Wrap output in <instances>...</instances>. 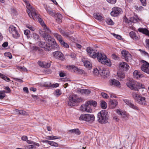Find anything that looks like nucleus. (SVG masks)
Returning a JSON list of instances; mask_svg holds the SVG:
<instances>
[{"label":"nucleus","mask_w":149,"mask_h":149,"mask_svg":"<svg viewBox=\"0 0 149 149\" xmlns=\"http://www.w3.org/2000/svg\"><path fill=\"white\" fill-rule=\"evenodd\" d=\"M117 76L119 78L123 79L125 77V74L124 73L119 71L118 72Z\"/></svg>","instance_id":"nucleus-41"},{"label":"nucleus","mask_w":149,"mask_h":149,"mask_svg":"<svg viewBox=\"0 0 149 149\" xmlns=\"http://www.w3.org/2000/svg\"><path fill=\"white\" fill-rule=\"evenodd\" d=\"M86 51L89 56L93 58H96V54L97 53L95 50L93 49L91 47H88L87 48Z\"/></svg>","instance_id":"nucleus-15"},{"label":"nucleus","mask_w":149,"mask_h":149,"mask_svg":"<svg viewBox=\"0 0 149 149\" xmlns=\"http://www.w3.org/2000/svg\"><path fill=\"white\" fill-rule=\"evenodd\" d=\"M8 30L14 38H17L19 37V34L17 31L16 28L13 25H11L10 26Z\"/></svg>","instance_id":"nucleus-8"},{"label":"nucleus","mask_w":149,"mask_h":149,"mask_svg":"<svg viewBox=\"0 0 149 149\" xmlns=\"http://www.w3.org/2000/svg\"><path fill=\"white\" fill-rule=\"evenodd\" d=\"M54 37L56 38L58 40L60 43L61 42V41H62L63 40L62 39V37L61 35L59 34L56 33H54L53 34Z\"/></svg>","instance_id":"nucleus-31"},{"label":"nucleus","mask_w":149,"mask_h":149,"mask_svg":"<svg viewBox=\"0 0 149 149\" xmlns=\"http://www.w3.org/2000/svg\"><path fill=\"white\" fill-rule=\"evenodd\" d=\"M134 8L136 10L139 11L141 10L143 8V7L142 6H140L139 7H138L137 6H135Z\"/></svg>","instance_id":"nucleus-58"},{"label":"nucleus","mask_w":149,"mask_h":149,"mask_svg":"<svg viewBox=\"0 0 149 149\" xmlns=\"http://www.w3.org/2000/svg\"><path fill=\"white\" fill-rule=\"evenodd\" d=\"M84 94L86 95L89 94L90 93L91 91L88 89H85Z\"/></svg>","instance_id":"nucleus-64"},{"label":"nucleus","mask_w":149,"mask_h":149,"mask_svg":"<svg viewBox=\"0 0 149 149\" xmlns=\"http://www.w3.org/2000/svg\"><path fill=\"white\" fill-rule=\"evenodd\" d=\"M138 31L143 34H145L149 37V31L146 28H139Z\"/></svg>","instance_id":"nucleus-27"},{"label":"nucleus","mask_w":149,"mask_h":149,"mask_svg":"<svg viewBox=\"0 0 149 149\" xmlns=\"http://www.w3.org/2000/svg\"><path fill=\"white\" fill-rule=\"evenodd\" d=\"M136 102L139 104L143 105H145L146 104L145 97L141 96Z\"/></svg>","instance_id":"nucleus-23"},{"label":"nucleus","mask_w":149,"mask_h":149,"mask_svg":"<svg viewBox=\"0 0 149 149\" xmlns=\"http://www.w3.org/2000/svg\"><path fill=\"white\" fill-rule=\"evenodd\" d=\"M30 33V31L28 29H26L24 31V34L28 38H29L30 36H29Z\"/></svg>","instance_id":"nucleus-46"},{"label":"nucleus","mask_w":149,"mask_h":149,"mask_svg":"<svg viewBox=\"0 0 149 149\" xmlns=\"http://www.w3.org/2000/svg\"><path fill=\"white\" fill-rule=\"evenodd\" d=\"M69 101L68 102L69 105L71 106H74L75 103L81 102L82 99L81 97H79L75 95H71L69 97Z\"/></svg>","instance_id":"nucleus-4"},{"label":"nucleus","mask_w":149,"mask_h":149,"mask_svg":"<svg viewBox=\"0 0 149 149\" xmlns=\"http://www.w3.org/2000/svg\"><path fill=\"white\" fill-rule=\"evenodd\" d=\"M143 6H145L146 5V0H139Z\"/></svg>","instance_id":"nucleus-61"},{"label":"nucleus","mask_w":149,"mask_h":149,"mask_svg":"<svg viewBox=\"0 0 149 149\" xmlns=\"http://www.w3.org/2000/svg\"><path fill=\"white\" fill-rule=\"evenodd\" d=\"M133 74L134 77L136 79L142 77H143V74L138 70H135L133 72Z\"/></svg>","instance_id":"nucleus-24"},{"label":"nucleus","mask_w":149,"mask_h":149,"mask_svg":"<svg viewBox=\"0 0 149 149\" xmlns=\"http://www.w3.org/2000/svg\"><path fill=\"white\" fill-rule=\"evenodd\" d=\"M80 108L82 111H86L87 112L91 113L92 111L91 106L88 104L87 102L85 103V105H81Z\"/></svg>","instance_id":"nucleus-14"},{"label":"nucleus","mask_w":149,"mask_h":149,"mask_svg":"<svg viewBox=\"0 0 149 149\" xmlns=\"http://www.w3.org/2000/svg\"><path fill=\"white\" fill-rule=\"evenodd\" d=\"M99 72L101 76L104 78L107 77L109 74V71L107 68H102L99 70Z\"/></svg>","instance_id":"nucleus-9"},{"label":"nucleus","mask_w":149,"mask_h":149,"mask_svg":"<svg viewBox=\"0 0 149 149\" xmlns=\"http://www.w3.org/2000/svg\"><path fill=\"white\" fill-rule=\"evenodd\" d=\"M51 64L50 63H47L45 62V64H44V67H43V68H49Z\"/></svg>","instance_id":"nucleus-55"},{"label":"nucleus","mask_w":149,"mask_h":149,"mask_svg":"<svg viewBox=\"0 0 149 149\" xmlns=\"http://www.w3.org/2000/svg\"><path fill=\"white\" fill-rule=\"evenodd\" d=\"M5 91H0V99H3L6 96L5 94Z\"/></svg>","instance_id":"nucleus-42"},{"label":"nucleus","mask_w":149,"mask_h":149,"mask_svg":"<svg viewBox=\"0 0 149 149\" xmlns=\"http://www.w3.org/2000/svg\"><path fill=\"white\" fill-rule=\"evenodd\" d=\"M60 43L63 47L65 48H68L69 47L68 44L65 42L63 40L62 41H61V42H60Z\"/></svg>","instance_id":"nucleus-40"},{"label":"nucleus","mask_w":149,"mask_h":149,"mask_svg":"<svg viewBox=\"0 0 149 149\" xmlns=\"http://www.w3.org/2000/svg\"><path fill=\"white\" fill-rule=\"evenodd\" d=\"M132 97L134 99L135 102L141 96L138 91V89L137 90H135V91L132 92Z\"/></svg>","instance_id":"nucleus-18"},{"label":"nucleus","mask_w":149,"mask_h":149,"mask_svg":"<svg viewBox=\"0 0 149 149\" xmlns=\"http://www.w3.org/2000/svg\"><path fill=\"white\" fill-rule=\"evenodd\" d=\"M4 89L6 90V91H5V93H9L11 92V90L10 88L8 86L5 87Z\"/></svg>","instance_id":"nucleus-59"},{"label":"nucleus","mask_w":149,"mask_h":149,"mask_svg":"<svg viewBox=\"0 0 149 149\" xmlns=\"http://www.w3.org/2000/svg\"><path fill=\"white\" fill-rule=\"evenodd\" d=\"M17 68L18 69H20L21 71H27V69L24 67V66L23 67H21V66H17Z\"/></svg>","instance_id":"nucleus-50"},{"label":"nucleus","mask_w":149,"mask_h":149,"mask_svg":"<svg viewBox=\"0 0 149 149\" xmlns=\"http://www.w3.org/2000/svg\"><path fill=\"white\" fill-rule=\"evenodd\" d=\"M96 56V58H97L99 62H100L101 63H105L104 61L106 60L107 57L104 54L98 52L97 53Z\"/></svg>","instance_id":"nucleus-10"},{"label":"nucleus","mask_w":149,"mask_h":149,"mask_svg":"<svg viewBox=\"0 0 149 149\" xmlns=\"http://www.w3.org/2000/svg\"><path fill=\"white\" fill-rule=\"evenodd\" d=\"M52 84L51 83L49 82H46L45 83V84H44V86L47 87H52Z\"/></svg>","instance_id":"nucleus-52"},{"label":"nucleus","mask_w":149,"mask_h":149,"mask_svg":"<svg viewBox=\"0 0 149 149\" xmlns=\"http://www.w3.org/2000/svg\"><path fill=\"white\" fill-rule=\"evenodd\" d=\"M41 36L47 42L46 43L41 41H39L38 45L40 47L44 48L45 50L49 51L51 49V47L54 46H57L55 39L49 35L44 33Z\"/></svg>","instance_id":"nucleus-1"},{"label":"nucleus","mask_w":149,"mask_h":149,"mask_svg":"<svg viewBox=\"0 0 149 149\" xmlns=\"http://www.w3.org/2000/svg\"><path fill=\"white\" fill-rule=\"evenodd\" d=\"M26 4V7L27 8V12L28 14L29 15H30L31 17H32V15L30 13H31L32 14L34 15V17H36V14H35V9L33 8L32 6L30 5L29 3V1L27 0H22Z\"/></svg>","instance_id":"nucleus-6"},{"label":"nucleus","mask_w":149,"mask_h":149,"mask_svg":"<svg viewBox=\"0 0 149 149\" xmlns=\"http://www.w3.org/2000/svg\"><path fill=\"white\" fill-rule=\"evenodd\" d=\"M121 54L123 58L125 59V60L127 61H128L131 58L132 56L131 54L127 51L122 50L121 51Z\"/></svg>","instance_id":"nucleus-13"},{"label":"nucleus","mask_w":149,"mask_h":149,"mask_svg":"<svg viewBox=\"0 0 149 149\" xmlns=\"http://www.w3.org/2000/svg\"><path fill=\"white\" fill-rule=\"evenodd\" d=\"M54 57L56 58L62 59L63 58V54L60 51H57L53 53Z\"/></svg>","instance_id":"nucleus-22"},{"label":"nucleus","mask_w":149,"mask_h":149,"mask_svg":"<svg viewBox=\"0 0 149 149\" xmlns=\"http://www.w3.org/2000/svg\"><path fill=\"white\" fill-rule=\"evenodd\" d=\"M87 102L88 104H90L91 106L92 105L94 107H95L97 105L96 102L93 100L89 101Z\"/></svg>","instance_id":"nucleus-37"},{"label":"nucleus","mask_w":149,"mask_h":149,"mask_svg":"<svg viewBox=\"0 0 149 149\" xmlns=\"http://www.w3.org/2000/svg\"><path fill=\"white\" fill-rule=\"evenodd\" d=\"M39 146L40 145L38 143L34 142H32L31 143V145L26 146L25 149H35L36 148V146L39 147Z\"/></svg>","instance_id":"nucleus-21"},{"label":"nucleus","mask_w":149,"mask_h":149,"mask_svg":"<svg viewBox=\"0 0 149 149\" xmlns=\"http://www.w3.org/2000/svg\"><path fill=\"white\" fill-rule=\"evenodd\" d=\"M38 65L40 66V67L43 68V67H44V64L45 63V61H39L38 63Z\"/></svg>","instance_id":"nucleus-53"},{"label":"nucleus","mask_w":149,"mask_h":149,"mask_svg":"<svg viewBox=\"0 0 149 149\" xmlns=\"http://www.w3.org/2000/svg\"><path fill=\"white\" fill-rule=\"evenodd\" d=\"M109 117L108 112L106 110H102L97 114L98 120L102 124L107 123Z\"/></svg>","instance_id":"nucleus-3"},{"label":"nucleus","mask_w":149,"mask_h":149,"mask_svg":"<svg viewBox=\"0 0 149 149\" xmlns=\"http://www.w3.org/2000/svg\"><path fill=\"white\" fill-rule=\"evenodd\" d=\"M49 144L51 146H54L55 147H57L58 145L57 143L51 141H50Z\"/></svg>","instance_id":"nucleus-49"},{"label":"nucleus","mask_w":149,"mask_h":149,"mask_svg":"<svg viewBox=\"0 0 149 149\" xmlns=\"http://www.w3.org/2000/svg\"><path fill=\"white\" fill-rule=\"evenodd\" d=\"M19 114L22 115H25L26 114V113L25 111L23 110H19Z\"/></svg>","instance_id":"nucleus-51"},{"label":"nucleus","mask_w":149,"mask_h":149,"mask_svg":"<svg viewBox=\"0 0 149 149\" xmlns=\"http://www.w3.org/2000/svg\"><path fill=\"white\" fill-rule=\"evenodd\" d=\"M79 119L80 120L90 122L91 123L94 120L95 117L93 114H83L80 116Z\"/></svg>","instance_id":"nucleus-5"},{"label":"nucleus","mask_w":149,"mask_h":149,"mask_svg":"<svg viewBox=\"0 0 149 149\" xmlns=\"http://www.w3.org/2000/svg\"><path fill=\"white\" fill-rule=\"evenodd\" d=\"M69 132L71 133H73L77 135H79L81 134L80 131L77 128L71 130L69 131Z\"/></svg>","instance_id":"nucleus-29"},{"label":"nucleus","mask_w":149,"mask_h":149,"mask_svg":"<svg viewBox=\"0 0 149 149\" xmlns=\"http://www.w3.org/2000/svg\"><path fill=\"white\" fill-rule=\"evenodd\" d=\"M100 104L102 108L103 109H106L107 107V104L104 101H100Z\"/></svg>","instance_id":"nucleus-35"},{"label":"nucleus","mask_w":149,"mask_h":149,"mask_svg":"<svg viewBox=\"0 0 149 149\" xmlns=\"http://www.w3.org/2000/svg\"><path fill=\"white\" fill-rule=\"evenodd\" d=\"M114 36L118 40H121V36L118 35H116L115 34H114Z\"/></svg>","instance_id":"nucleus-63"},{"label":"nucleus","mask_w":149,"mask_h":149,"mask_svg":"<svg viewBox=\"0 0 149 149\" xmlns=\"http://www.w3.org/2000/svg\"><path fill=\"white\" fill-rule=\"evenodd\" d=\"M139 19V18L136 16H135V17H132L130 18V21L131 22L133 23H136L138 21Z\"/></svg>","instance_id":"nucleus-38"},{"label":"nucleus","mask_w":149,"mask_h":149,"mask_svg":"<svg viewBox=\"0 0 149 149\" xmlns=\"http://www.w3.org/2000/svg\"><path fill=\"white\" fill-rule=\"evenodd\" d=\"M106 22L109 24L111 25H113L114 23L112 20L110 18H108L106 19Z\"/></svg>","instance_id":"nucleus-44"},{"label":"nucleus","mask_w":149,"mask_h":149,"mask_svg":"<svg viewBox=\"0 0 149 149\" xmlns=\"http://www.w3.org/2000/svg\"><path fill=\"white\" fill-rule=\"evenodd\" d=\"M84 66L88 68H91L92 65L88 61L86 60L85 62H83Z\"/></svg>","instance_id":"nucleus-36"},{"label":"nucleus","mask_w":149,"mask_h":149,"mask_svg":"<svg viewBox=\"0 0 149 149\" xmlns=\"http://www.w3.org/2000/svg\"><path fill=\"white\" fill-rule=\"evenodd\" d=\"M116 113L118 114L121 115L123 118H124L125 119L127 120L128 119V115L126 112L118 109L116 110Z\"/></svg>","instance_id":"nucleus-20"},{"label":"nucleus","mask_w":149,"mask_h":149,"mask_svg":"<svg viewBox=\"0 0 149 149\" xmlns=\"http://www.w3.org/2000/svg\"><path fill=\"white\" fill-rule=\"evenodd\" d=\"M66 68L68 70H70L71 72H73L81 74L84 72V70L78 68L77 67L74 65H70L67 66Z\"/></svg>","instance_id":"nucleus-7"},{"label":"nucleus","mask_w":149,"mask_h":149,"mask_svg":"<svg viewBox=\"0 0 149 149\" xmlns=\"http://www.w3.org/2000/svg\"><path fill=\"white\" fill-rule=\"evenodd\" d=\"M35 14H36L35 15H36V16H36L37 17H34V14H32L31 13L30 14L31 15H32V17H31V16H30V15H29V16L31 18H33V19H34V18H37L38 19L39 22L42 26H43L44 25H45V24L44 23V22L43 21V20L42 19L39 17V15L36 12L35 9Z\"/></svg>","instance_id":"nucleus-17"},{"label":"nucleus","mask_w":149,"mask_h":149,"mask_svg":"<svg viewBox=\"0 0 149 149\" xmlns=\"http://www.w3.org/2000/svg\"><path fill=\"white\" fill-rule=\"evenodd\" d=\"M130 35L131 38L134 40H137L138 39V37L136 36V33L133 31L130 33Z\"/></svg>","instance_id":"nucleus-30"},{"label":"nucleus","mask_w":149,"mask_h":149,"mask_svg":"<svg viewBox=\"0 0 149 149\" xmlns=\"http://www.w3.org/2000/svg\"><path fill=\"white\" fill-rule=\"evenodd\" d=\"M93 17L95 19L101 21L103 19L102 17L98 13H94L93 14Z\"/></svg>","instance_id":"nucleus-33"},{"label":"nucleus","mask_w":149,"mask_h":149,"mask_svg":"<svg viewBox=\"0 0 149 149\" xmlns=\"http://www.w3.org/2000/svg\"><path fill=\"white\" fill-rule=\"evenodd\" d=\"M123 101L131 108L135 110H139L138 107L132 103L131 100L126 99H123Z\"/></svg>","instance_id":"nucleus-16"},{"label":"nucleus","mask_w":149,"mask_h":149,"mask_svg":"<svg viewBox=\"0 0 149 149\" xmlns=\"http://www.w3.org/2000/svg\"><path fill=\"white\" fill-rule=\"evenodd\" d=\"M142 62L143 63V64L141 67V70L149 74V63L143 60H142Z\"/></svg>","instance_id":"nucleus-11"},{"label":"nucleus","mask_w":149,"mask_h":149,"mask_svg":"<svg viewBox=\"0 0 149 149\" xmlns=\"http://www.w3.org/2000/svg\"><path fill=\"white\" fill-rule=\"evenodd\" d=\"M118 102L115 100H111L109 102L110 107L112 109L115 108L118 104Z\"/></svg>","instance_id":"nucleus-26"},{"label":"nucleus","mask_w":149,"mask_h":149,"mask_svg":"<svg viewBox=\"0 0 149 149\" xmlns=\"http://www.w3.org/2000/svg\"><path fill=\"white\" fill-rule=\"evenodd\" d=\"M32 37L35 40H37L39 38L38 35L36 33H33Z\"/></svg>","instance_id":"nucleus-45"},{"label":"nucleus","mask_w":149,"mask_h":149,"mask_svg":"<svg viewBox=\"0 0 149 149\" xmlns=\"http://www.w3.org/2000/svg\"><path fill=\"white\" fill-rule=\"evenodd\" d=\"M5 55L8 57L10 59H11L12 58V56L11 53L9 52L5 53Z\"/></svg>","instance_id":"nucleus-57"},{"label":"nucleus","mask_w":149,"mask_h":149,"mask_svg":"<svg viewBox=\"0 0 149 149\" xmlns=\"http://www.w3.org/2000/svg\"><path fill=\"white\" fill-rule=\"evenodd\" d=\"M112 11L111 12V15L114 17L118 16L122 11L121 9L118 7H114L112 8Z\"/></svg>","instance_id":"nucleus-12"},{"label":"nucleus","mask_w":149,"mask_h":149,"mask_svg":"<svg viewBox=\"0 0 149 149\" xmlns=\"http://www.w3.org/2000/svg\"><path fill=\"white\" fill-rule=\"evenodd\" d=\"M108 2L112 4H114L116 2L117 0H106Z\"/></svg>","instance_id":"nucleus-56"},{"label":"nucleus","mask_w":149,"mask_h":149,"mask_svg":"<svg viewBox=\"0 0 149 149\" xmlns=\"http://www.w3.org/2000/svg\"><path fill=\"white\" fill-rule=\"evenodd\" d=\"M45 8L47 13L52 16H54L55 15V11L52 10L50 8L47 6L45 7Z\"/></svg>","instance_id":"nucleus-25"},{"label":"nucleus","mask_w":149,"mask_h":149,"mask_svg":"<svg viewBox=\"0 0 149 149\" xmlns=\"http://www.w3.org/2000/svg\"><path fill=\"white\" fill-rule=\"evenodd\" d=\"M126 84L130 89L133 90H137L138 88H145L144 85L133 80H129Z\"/></svg>","instance_id":"nucleus-2"},{"label":"nucleus","mask_w":149,"mask_h":149,"mask_svg":"<svg viewBox=\"0 0 149 149\" xmlns=\"http://www.w3.org/2000/svg\"><path fill=\"white\" fill-rule=\"evenodd\" d=\"M60 139L59 137L55 136H48L47 137L46 139L49 140H53Z\"/></svg>","instance_id":"nucleus-43"},{"label":"nucleus","mask_w":149,"mask_h":149,"mask_svg":"<svg viewBox=\"0 0 149 149\" xmlns=\"http://www.w3.org/2000/svg\"><path fill=\"white\" fill-rule=\"evenodd\" d=\"M101 96L104 98L107 99L109 97L107 94L105 93L102 92L101 93Z\"/></svg>","instance_id":"nucleus-54"},{"label":"nucleus","mask_w":149,"mask_h":149,"mask_svg":"<svg viewBox=\"0 0 149 149\" xmlns=\"http://www.w3.org/2000/svg\"><path fill=\"white\" fill-rule=\"evenodd\" d=\"M3 79L8 82L10 81V79L5 75H4Z\"/></svg>","instance_id":"nucleus-62"},{"label":"nucleus","mask_w":149,"mask_h":149,"mask_svg":"<svg viewBox=\"0 0 149 149\" xmlns=\"http://www.w3.org/2000/svg\"><path fill=\"white\" fill-rule=\"evenodd\" d=\"M119 68L123 70H128L129 68V66L125 62H121L119 65Z\"/></svg>","instance_id":"nucleus-19"},{"label":"nucleus","mask_w":149,"mask_h":149,"mask_svg":"<svg viewBox=\"0 0 149 149\" xmlns=\"http://www.w3.org/2000/svg\"><path fill=\"white\" fill-rule=\"evenodd\" d=\"M61 94V90L60 89H56L54 93V95L56 97H58Z\"/></svg>","instance_id":"nucleus-39"},{"label":"nucleus","mask_w":149,"mask_h":149,"mask_svg":"<svg viewBox=\"0 0 149 149\" xmlns=\"http://www.w3.org/2000/svg\"><path fill=\"white\" fill-rule=\"evenodd\" d=\"M42 26L43 28V29L45 31V32L46 33H52L51 31L46 26L45 24Z\"/></svg>","instance_id":"nucleus-34"},{"label":"nucleus","mask_w":149,"mask_h":149,"mask_svg":"<svg viewBox=\"0 0 149 149\" xmlns=\"http://www.w3.org/2000/svg\"><path fill=\"white\" fill-rule=\"evenodd\" d=\"M61 34L66 38H68L69 37V33L68 32H65L63 30L61 33Z\"/></svg>","instance_id":"nucleus-48"},{"label":"nucleus","mask_w":149,"mask_h":149,"mask_svg":"<svg viewBox=\"0 0 149 149\" xmlns=\"http://www.w3.org/2000/svg\"><path fill=\"white\" fill-rule=\"evenodd\" d=\"M111 83L112 85L116 86H119L120 84V82L114 79L111 80Z\"/></svg>","instance_id":"nucleus-32"},{"label":"nucleus","mask_w":149,"mask_h":149,"mask_svg":"<svg viewBox=\"0 0 149 149\" xmlns=\"http://www.w3.org/2000/svg\"><path fill=\"white\" fill-rule=\"evenodd\" d=\"M104 62H105V63H102V64H106L108 66H110L111 65V62L109 61H108V58H107L106 59V60H104Z\"/></svg>","instance_id":"nucleus-47"},{"label":"nucleus","mask_w":149,"mask_h":149,"mask_svg":"<svg viewBox=\"0 0 149 149\" xmlns=\"http://www.w3.org/2000/svg\"><path fill=\"white\" fill-rule=\"evenodd\" d=\"M26 27L28 28L30 30L32 31H34L35 30V28L31 25H27V26H26Z\"/></svg>","instance_id":"nucleus-60"},{"label":"nucleus","mask_w":149,"mask_h":149,"mask_svg":"<svg viewBox=\"0 0 149 149\" xmlns=\"http://www.w3.org/2000/svg\"><path fill=\"white\" fill-rule=\"evenodd\" d=\"M56 19L57 23H61L62 22V15L59 13H57L56 14Z\"/></svg>","instance_id":"nucleus-28"}]
</instances>
